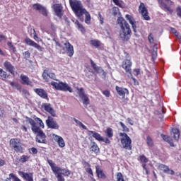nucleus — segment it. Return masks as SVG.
Listing matches in <instances>:
<instances>
[{
    "instance_id": "6ab92c4d",
    "label": "nucleus",
    "mask_w": 181,
    "mask_h": 181,
    "mask_svg": "<svg viewBox=\"0 0 181 181\" xmlns=\"http://www.w3.org/2000/svg\"><path fill=\"white\" fill-rule=\"evenodd\" d=\"M95 173L98 179H103V180L107 179V175H105L100 165H95Z\"/></svg>"
},
{
    "instance_id": "6e6552de",
    "label": "nucleus",
    "mask_w": 181,
    "mask_h": 181,
    "mask_svg": "<svg viewBox=\"0 0 181 181\" xmlns=\"http://www.w3.org/2000/svg\"><path fill=\"white\" fill-rule=\"evenodd\" d=\"M158 2V5L161 9H164V11H168L170 13H173V10L172 9V6L175 4V3L172 0H157Z\"/></svg>"
},
{
    "instance_id": "5701e85b",
    "label": "nucleus",
    "mask_w": 181,
    "mask_h": 181,
    "mask_svg": "<svg viewBox=\"0 0 181 181\" xmlns=\"http://www.w3.org/2000/svg\"><path fill=\"white\" fill-rule=\"evenodd\" d=\"M18 175L23 177L24 180L26 181H33V173H25L23 171H19Z\"/></svg>"
},
{
    "instance_id": "5fc2aeb1",
    "label": "nucleus",
    "mask_w": 181,
    "mask_h": 181,
    "mask_svg": "<svg viewBox=\"0 0 181 181\" xmlns=\"http://www.w3.org/2000/svg\"><path fill=\"white\" fill-rule=\"evenodd\" d=\"M176 12H177V16H179V18H181V7L180 6H178L176 8Z\"/></svg>"
},
{
    "instance_id": "0eeeda50",
    "label": "nucleus",
    "mask_w": 181,
    "mask_h": 181,
    "mask_svg": "<svg viewBox=\"0 0 181 181\" xmlns=\"http://www.w3.org/2000/svg\"><path fill=\"white\" fill-rule=\"evenodd\" d=\"M51 86H53V87L55 88V90H58L59 91H65L67 92L69 91V93H73V88L71 87H70V86H69V84H67V83H64V82H55V81H52L50 83Z\"/></svg>"
},
{
    "instance_id": "9d476101",
    "label": "nucleus",
    "mask_w": 181,
    "mask_h": 181,
    "mask_svg": "<svg viewBox=\"0 0 181 181\" xmlns=\"http://www.w3.org/2000/svg\"><path fill=\"white\" fill-rule=\"evenodd\" d=\"M88 135H92L93 138H95V139L99 142H105L107 145H110V144H111V141L109 140L108 138H103L101 134L95 131H88Z\"/></svg>"
},
{
    "instance_id": "79ce46f5",
    "label": "nucleus",
    "mask_w": 181,
    "mask_h": 181,
    "mask_svg": "<svg viewBox=\"0 0 181 181\" xmlns=\"http://www.w3.org/2000/svg\"><path fill=\"white\" fill-rule=\"evenodd\" d=\"M10 86H11V87H15L16 88H17V90H21V87L19 85V83L18 82H10L9 83Z\"/></svg>"
},
{
    "instance_id": "a18cd8bd",
    "label": "nucleus",
    "mask_w": 181,
    "mask_h": 181,
    "mask_svg": "<svg viewBox=\"0 0 181 181\" xmlns=\"http://www.w3.org/2000/svg\"><path fill=\"white\" fill-rule=\"evenodd\" d=\"M127 77H128V78L132 79L134 86H138V85L139 84V83L138 82V81L136 80V78H135L134 77V75H132V76H127Z\"/></svg>"
},
{
    "instance_id": "2f4dec72",
    "label": "nucleus",
    "mask_w": 181,
    "mask_h": 181,
    "mask_svg": "<svg viewBox=\"0 0 181 181\" xmlns=\"http://www.w3.org/2000/svg\"><path fill=\"white\" fill-rule=\"evenodd\" d=\"M75 25H76L78 30L81 32V33H83V34L86 33V28H84V25H83V24L80 23V21H78V20H76L75 21Z\"/></svg>"
},
{
    "instance_id": "4c0bfd02",
    "label": "nucleus",
    "mask_w": 181,
    "mask_h": 181,
    "mask_svg": "<svg viewBox=\"0 0 181 181\" xmlns=\"http://www.w3.org/2000/svg\"><path fill=\"white\" fill-rule=\"evenodd\" d=\"M74 122H76V124H77V125L81 127V128H83V129H87V127L86 125H84V124H83V122H81L78 119L74 118Z\"/></svg>"
},
{
    "instance_id": "a878e982",
    "label": "nucleus",
    "mask_w": 181,
    "mask_h": 181,
    "mask_svg": "<svg viewBox=\"0 0 181 181\" xmlns=\"http://www.w3.org/2000/svg\"><path fill=\"white\" fill-rule=\"evenodd\" d=\"M125 18L127 21H129L130 25L132 26L133 32L134 33H136V22L135 21V19H134V17L129 14H126Z\"/></svg>"
},
{
    "instance_id": "69168bd1",
    "label": "nucleus",
    "mask_w": 181,
    "mask_h": 181,
    "mask_svg": "<svg viewBox=\"0 0 181 181\" xmlns=\"http://www.w3.org/2000/svg\"><path fill=\"white\" fill-rule=\"evenodd\" d=\"M5 160L0 159V167H2L5 165Z\"/></svg>"
},
{
    "instance_id": "393cba45",
    "label": "nucleus",
    "mask_w": 181,
    "mask_h": 181,
    "mask_svg": "<svg viewBox=\"0 0 181 181\" xmlns=\"http://www.w3.org/2000/svg\"><path fill=\"white\" fill-rule=\"evenodd\" d=\"M42 107L47 112H49L52 117H56V111H54V109L52 107V105L50 103H44L42 105Z\"/></svg>"
},
{
    "instance_id": "603ef678",
    "label": "nucleus",
    "mask_w": 181,
    "mask_h": 181,
    "mask_svg": "<svg viewBox=\"0 0 181 181\" xmlns=\"http://www.w3.org/2000/svg\"><path fill=\"white\" fill-rule=\"evenodd\" d=\"M42 78L44 80L49 81V74L46 71H44L42 74Z\"/></svg>"
},
{
    "instance_id": "bb28decb",
    "label": "nucleus",
    "mask_w": 181,
    "mask_h": 181,
    "mask_svg": "<svg viewBox=\"0 0 181 181\" xmlns=\"http://www.w3.org/2000/svg\"><path fill=\"white\" fill-rule=\"evenodd\" d=\"M64 46L68 56L69 57H73V54H74V48L73 47V45H71L70 42H66L64 43Z\"/></svg>"
},
{
    "instance_id": "8fccbe9b",
    "label": "nucleus",
    "mask_w": 181,
    "mask_h": 181,
    "mask_svg": "<svg viewBox=\"0 0 181 181\" xmlns=\"http://www.w3.org/2000/svg\"><path fill=\"white\" fill-rule=\"evenodd\" d=\"M119 11V8H118V7L112 8V13H113L114 16H117L118 15Z\"/></svg>"
},
{
    "instance_id": "774afa93",
    "label": "nucleus",
    "mask_w": 181,
    "mask_h": 181,
    "mask_svg": "<svg viewBox=\"0 0 181 181\" xmlns=\"http://www.w3.org/2000/svg\"><path fill=\"white\" fill-rule=\"evenodd\" d=\"M124 55H125L126 59H129L130 55L128 54V52H124Z\"/></svg>"
},
{
    "instance_id": "c03bdc74",
    "label": "nucleus",
    "mask_w": 181,
    "mask_h": 181,
    "mask_svg": "<svg viewBox=\"0 0 181 181\" xmlns=\"http://www.w3.org/2000/svg\"><path fill=\"white\" fill-rule=\"evenodd\" d=\"M9 177H10V179H13V181H21V179H19L18 177L14 175L13 173H10L9 174Z\"/></svg>"
},
{
    "instance_id": "09e8293b",
    "label": "nucleus",
    "mask_w": 181,
    "mask_h": 181,
    "mask_svg": "<svg viewBox=\"0 0 181 181\" xmlns=\"http://www.w3.org/2000/svg\"><path fill=\"white\" fill-rule=\"evenodd\" d=\"M6 112H5V109H4V107H0V117L1 118H4V117H5L6 115Z\"/></svg>"
},
{
    "instance_id": "cd10ccee",
    "label": "nucleus",
    "mask_w": 181,
    "mask_h": 181,
    "mask_svg": "<svg viewBox=\"0 0 181 181\" xmlns=\"http://www.w3.org/2000/svg\"><path fill=\"white\" fill-rule=\"evenodd\" d=\"M25 43L28 46H33V47H35V49H37V50H42V47L37 45V43L32 40L30 38H25Z\"/></svg>"
},
{
    "instance_id": "72a5a7b5",
    "label": "nucleus",
    "mask_w": 181,
    "mask_h": 181,
    "mask_svg": "<svg viewBox=\"0 0 181 181\" xmlns=\"http://www.w3.org/2000/svg\"><path fill=\"white\" fill-rule=\"evenodd\" d=\"M173 138L175 141H179V138H180V131L178 129H173Z\"/></svg>"
},
{
    "instance_id": "c756f323",
    "label": "nucleus",
    "mask_w": 181,
    "mask_h": 181,
    "mask_svg": "<svg viewBox=\"0 0 181 181\" xmlns=\"http://www.w3.org/2000/svg\"><path fill=\"white\" fill-rule=\"evenodd\" d=\"M90 152L92 153H95V155H98L100 153V147H98V144L95 141L92 142V144L89 148Z\"/></svg>"
},
{
    "instance_id": "f03ea898",
    "label": "nucleus",
    "mask_w": 181,
    "mask_h": 181,
    "mask_svg": "<svg viewBox=\"0 0 181 181\" xmlns=\"http://www.w3.org/2000/svg\"><path fill=\"white\" fill-rule=\"evenodd\" d=\"M69 2L76 18H78L81 22L85 21L86 25H90L91 23V16L84 8L81 1L78 0H69Z\"/></svg>"
},
{
    "instance_id": "1a4fd4ad",
    "label": "nucleus",
    "mask_w": 181,
    "mask_h": 181,
    "mask_svg": "<svg viewBox=\"0 0 181 181\" xmlns=\"http://www.w3.org/2000/svg\"><path fill=\"white\" fill-rule=\"evenodd\" d=\"M121 67L124 70L127 77H132V61L131 59L123 60Z\"/></svg>"
},
{
    "instance_id": "a19ab883",
    "label": "nucleus",
    "mask_w": 181,
    "mask_h": 181,
    "mask_svg": "<svg viewBox=\"0 0 181 181\" xmlns=\"http://www.w3.org/2000/svg\"><path fill=\"white\" fill-rule=\"evenodd\" d=\"M119 125L121 126L124 132H129V128H128V127H127L122 122H119Z\"/></svg>"
},
{
    "instance_id": "a211bd4d",
    "label": "nucleus",
    "mask_w": 181,
    "mask_h": 181,
    "mask_svg": "<svg viewBox=\"0 0 181 181\" xmlns=\"http://www.w3.org/2000/svg\"><path fill=\"white\" fill-rule=\"evenodd\" d=\"M46 124L48 128H51L52 129H59V124H57V122L54 121V119L50 116H48V119L46 120Z\"/></svg>"
},
{
    "instance_id": "9b49d317",
    "label": "nucleus",
    "mask_w": 181,
    "mask_h": 181,
    "mask_svg": "<svg viewBox=\"0 0 181 181\" xmlns=\"http://www.w3.org/2000/svg\"><path fill=\"white\" fill-rule=\"evenodd\" d=\"M56 16L59 19L63 18V15H64V11H63V5L61 4H54L52 6Z\"/></svg>"
},
{
    "instance_id": "ea45409f",
    "label": "nucleus",
    "mask_w": 181,
    "mask_h": 181,
    "mask_svg": "<svg viewBox=\"0 0 181 181\" xmlns=\"http://www.w3.org/2000/svg\"><path fill=\"white\" fill-rule=\"evenodd\" d=\"M28 152L30 153V155H37L38 151L37 148L32 147L28 149Z\"/></svg>"
},
{
    "instance_id": "338daca9",
    "label": "nucleus",
    "mask_w": 181,
    "mask_h": 181,
    "mask_svg": "<svg viewBox=\"0 0 181 181\" xmlns=\"http://www.w3.org/2000/svg\"><path fill=\"white\" fill-rule=\"evenodd\" d=\"M54 42L56 46H57L58 47H62V44H60L59 42L57 41L56 40H54Z\"/></svg>"
},
{
    "instance_id": "864d4df0",
    "label": "nucleus",
    "mask_w": 181,
    "mask_h": 181,
    "mask_svg": "<svg viewBox=\"0 0 181 181\" xmlns=\"http://www.w3.org/2000/svg\"><path fill=\"white\" fill-rule=\"evenodd\" d=\"M142 168H143L144 170H145L146 175H149V168H148L146 167V164L143 163L142 164Z\"/></svg>"
},
{
    "instance_id": "de8ad7c7",
    "label": "nucleus",
    "mask_w": 181,
    "mask_h": 181,
    "mask_svg": "<svg viewBox=\"0 0 181 181\" xmlns=\"http://www.w3.org/2000/svg\"><path fill=\"white\" fill-rule=\"evenodd\" d=\"M7 46H8V47L10 49H11V50H13V52H16V47H15V46H13V45H12V42H8Z\"/></svg>"
},
{
    "instance_id": "c9c22d12",
    "label": "nucleus",
    "mask_w": 181,
    "mask_h": 181,
    "mask_svg": "<svg viewBox=\"0 0 181 181\" xmlns=\"http://www.w3.org/2000/svg\"><path fill=\"white\" fill-rule=\"evenodd\" d=\"M90 44L94 47L98 48L101 46V42L98 40H91Z\"/></svg>"
},
{
    "instance_id": "20e7f679",
    "label": "nucleus",
    "mask_w": 181,
    "mask_h": 181,
    "mask_svg": "<svg viewBox=\"0 0 181 181\" xmlns=\"http://www.w3.org/2000/svg\"><path fill=\"white\" fill-rule=\"evenodd\" d=\"M47 163L49 165L52 172H54L57 181H66L64 176L69 177L71 175V171L67 169H62L59 166H56V163L52 160L47 158ZM64 175V176H63Z\"/></svg>"
},
{
    "instance_id": "052dcab7",
    "label": "nucleus",
    "mask_w": 181,
    "mask_h": 181,
    "mask_svg": "<svg viewBox=\"0 0 181 181\" xmlns=\"http://www.w3.org/2000/svg\"><path fill=\"white\" fill-rule=\"evenodd\" d=\"M48 78L54 80V78H56V75L54 73H49Z\"/></svg>"
},
{
    "instance_id": "6e6d98bb",
    "label": "nucleus",
    "mask_w": 181,
    "mask_h": 181,
    "mask_svg": "<svg viewBox=\"0 0 181 181\" xmlns=\"http://www.w3.org/2000/svg\"><path fill=\"white\" fill-rule=\"evenodd\" d=\"M112 2L115 3V4L117 5V6H119V8H122V4L119 3V0H112Z\"/></svg>"
},
{
    "instance_id": "bf43d9fd",
    "label": "nucleus",
    "mask_w": 181,
    "mask_h": 181,
    "mask_svg": "<svg viewBox=\"0 0 181 181\" xmlns=\"http://www.w3.org/2000/svg\"><path fill=\"white\" fill-rule=\"evenodd\" d=\"M51 29L52 31L56 32L57 30V27L56 25H54V23H51Z\"/></svg>"
},
{
    "instance_id": "aec40b11",
    "label": "nucleus",
    "mask_w": 181,
    "mask_h": 181,
    "mask_svg": "<svg viewBox=\"0 0 181 181\" xmlns=\"http://www.w3.org/2000/svg\"><path fill=\"white\" fill-rule=\"evenodd\" d=\"M52 138L54 141H55V142H57L59 148H64V146H66V142H64V139H63V137L54 134L52 135Z\"/></svg>"
},
{
    "instance_id": "4468645a",
    "label": "nucleus",
    "mask_w": 181,
    "mask_h": 181,
    "mask_svg": "<svg viewBox=\"0 0 181 181\" xmlns=\"http://www.w3.org/2000/svg\"><path fill=\"white\" fill-rule=\"evenodd\" d=\"M77 90H78V94L80 98L83 100V104L84 105H88V104H90V98H88V96H87V95L86 94V92L84 91V88H78Z\"/></svg>"
},
{
    "instance_id": "473e14b6",
    "label": "nucleus",
    "mask_w": 181,
    "mask_h": 181,
    "mask_svg": "<svg viewBox=\"0 0 181 181\" xmlns=\"http://www.w3.org/2000/svg\"><path fill=\"white\" fill-rule=\"evenodd\" d=\"M8 77H9V75H8L6 71L0 68V79L3 80V81H6Z\"/></svg>"
},
{
    "instance_id": "412c9836",
    "label": "nucleus",
    "mask_w": 181,
    "mask_h": 181,
    "mask_svg": "<svg viewBox=\"0 0 181 181\" xmlns=\"http://www.w3.org/2000/svg\"><path fill=\"white\" fill-rule=\"evenodd\" d=\"M82 164L83 165H85L84 169H85L86 173H88V175H89L90 177H92V178L94 177V173H93V169L91 168V165L88 162H87L84 160H83Z\"/></svg>"
},
{
    "instance_id": "f8f14e48",
    "label": "nucleus",
    "mask_w": 181,
    "mask_h": 181,
    "mask_svg": "<svg viewBox=\"0 0 181 181\" xmlns=\"http://www.w3.org/2000/svg\"><path fill=\"white\" fill-rule=\"evenodd\" d=\"M139 12L143 16L144 21H151V17L149 16V12H148V8L145 6V4L140 3L139 6Z\"/></svg>"
},
{
    "instance_id": "f3484780",
    "label": "nucleus",
    "mask_w": 181,
    "mask_h": 181,
    "mask_svg": "<svg viewBox=\"0 0 181 181\" xmlns=\"http://www.w3.org/2000/svg\"><path fill=\"white\" fill-rule=\"evenodd\" d=\"M35 93L37 95H39L40 98L43 100H47L49 101V95L47 94V91H46L43 88H35L34 89Z\"/></svg>"
},
{
    "instance_id": "f704fd0d",
    "label": "nucleus",
    "mask_w": 181,
    "mask_h": 181,
    "mask_svg": "<svg viewBox=\"0 0 181 181\" xmlns=\"http://www.w3.org/2000/svg\"><path fill=\"white\" fill-rule=\"evenodd\" d=\"M137 160H139V162H141V163H148V162H149V160L148 159V158H146V156H145V155L142 154L141 156H139V158H137Z\"/></svg>"
},
{
    "instance_id": "49530a36",
    "label": "nucleus",
    "mask_w": 181,
    "mask_h": 181,
    "mask_svg": "<svg viewBox=\"0 0 181 181\" xmlns=\"http://www.w3.org/2000/svg\"><path fill=\"white\" fill-rule=\"evenodd\" d=\"M161 138L163 139V141H165V142L170 141V137H169L168 135L161 134Z\"/></svg>"
},
{
    "instance_id": "39448f33",
    "label": "nucleus",
    "mask_w": 181,
    "mask_h": 181,
    "mask_svg": "<svg viewBox=\"0 0 181 181\" xmlns=\"http://www.w3.org/2000/svg\"><path fill=\"white\" fill-rule=\"evenodd\" d=\"M119 135L121 136L120 142L122 148L127 151H132V140L131 139V137H129L125 132H120Z\"/></svg>"
},
{
    "instance_id": "e2e57ef3",
    "label": "nucleus",
    "mask_w": 181,
    "mask_h": 181,
    "mask_svg": "<svg viewBox=\"0 0 181 181\" xmlns=\"http://www.w3.org/2000/svg\"><path fill=\"white\" fill-rule=\"evenodd\" d=\"M127 121H128L129 124L134 125V120L133 119H132L131 118L128 117L127 118Z\"/></svg>"
},
{
    "instance_id": "f257e3e1",
    "label": "nucleus",
    "mask_w": 181,
    "mask_h": 181,
    "mask_svg": "<svg viewBox=\"0 0 181 181\" xmlns=\"http://www.w3.org/2000/svg\"><path fill=\"white\" fill-rule=\"evenodd\" d=\"M35 119L36 122L28 116L25 117L26 122L31 125L32 132L33 134H37L35 141L37 142V144H47V140L46 139V134H45L43 130H42V128H45V124L43 123V121H42L39 117H36Z\"/></svg>"
},
{
    "instance_id": "13d9d810",
    "label": "nucleus",
    "mask_w": 181,
    "mask_h": 181,
    "mask_svg": "<svg viewBox=\"0 0 181 181\" xmlns=\"http://www.w3.org/2000/svg\"><path fill=\"white\" fill-rule=\"evenodd\" d=\"M98 16L100 18V19H99L100 23V25H103L104 23V18H103V16H101V13H98Z\"/></svg>"
},
{
    "instance_id": "ddd939ff",
    "label": "nucleus",
    "mask_w": 181,
    "mask_h": 181,
    "mask_svg": "<svg viewBox=\"0 0 181 181\" xmlns=\"http://www.w3.org/2000/svg\"><path fill=\"white\" fill-rule=\"evenodd\" d=\"M90 62L94 71L92 70L91 68L86 67L89 73H92L93 74H100L101 73H104V69H103L101 66H97V64H95V62H94V61H93V59H90Z\"/></svg>"
},
{
    "instance_id": "4be33fe9",
    "label": "nucleus",
    "mask_w": 181,
    "mask_h": 181,
    "mask_svg": "<svg viewBox=\"0 0 181 181\" xmlns=\"http://www.w3.org/2000/svg\"><path fill=\"white\" fill-rule=\"evenodd\" d=\"M4 66L6 70V71H8L12 76H15V66L12 65V63L8 61H6L4 63Z\"/></svg>"
},
{
    "instance_id": "4d7b16f0",
    "label": "nucleus",
    "mask_w": 181,
    "mask_h": 181,
    "mask_svg": "<svg viewBox=\"0 0 181 181\" xmlns=\"http://www.w3.org/2000/svg\"><path fill=\"white\" fill-rule=\"evenodd\" d=\"M103 94L104 95H105V97H110V90H103Z\"/></svg>"
},
{
    "instance_id": "c85d7f7f",
    "label": "nucleus",
    "mask_w": 181,
    "mask_h": 181,
    "mask_svg": "<svg viewBox=\"0 0 181 181\" xmlns=\"http://www.w3.org/2000/svg\"><path fill=\"white\" fill-rule=\"evenodd\" d=\"M158 168L160 169V170H163L164 173H170V175H175V171L173 170H171L169 168V166L165 165V164H160L158 165Z\"/></svg>"
},
{
    "instance_id": "2eb2a0df",
    "label": "nucleus",
    "mask_w": 181,
    "mask_h": 181,
    "mask_svg": "<svg viewBox=\"0 0 181 181\" xmlns=\"http://www.w3.org/2000/svg\"><path fill=\"white\" fill-rule=\"evenodd\" d=\"M33 9H34V11H38V12H40V13H42L43 16H48L49 15V12H47V9H46V7L42 6V4H34L33 5Z\"/></svg>"
},
{
    "instance_id": "7ed1b4c3",
    "label": "nucleus",
    "mask_w": 181,
    "mask_h": 181,
    "mask_svg": "<svg viewBox=\"0 0 181 181\" xmlns=\"http://www.w3.org/2000/svg\"><path fill=\"white\" fill-rule=\"evenodd\" d=\"M117 24L119 25L120 28L119 32L120 39H122L123 42H128V40L131 39V35H132L131 26L128 22L125 21V18L122 17L117 18Z\"/></svg>"
},
{
    "instance_id": "680f3d73",
    "label": "nucleus",
    "mask_w": 181,
    "mask_h": 181,
    "mask_svg": "<svg viewBox=\"0 0 181 181\" xmlns=\"http://www.w3.org/2000/svg\"><path fill=\"white\" fill-rule=\"evenodd\" d=\"M21 129L23 132H28V127H26V126L22 125Z\"/></svg>"
},
{
    "instance_id": "58836bf2",
    "label": "nucleus",
    "mask_w": 181,
    "mask_h": 181,
    "mask_svg": "<svg viewBox=\"0 0 181 181\" xmlns=\"http://www.w3.org/2000/svg\"><path fill=\"white\" fill-rule=\"evenodd\" d=\"M146 144L148 146H153V140L151 136H147L146 137Z\"/></svg>"
},
{
    "instance_id": "e433bc0d",
    "label": "nucleus",
    "mask_w": 181,
    "mask_h": 181,
    "mask_svg": "<svg viewBox=\"0 0 181 181\" xmlns=\"http://www.w3.org/2000/svg\"><path fill=\"white\" fill-rule=\"evenodd\" d=\"M105 134L107 138H112L114 136V132L111 129V127L107 128V129L105 132Z\"/></svg>"
},
{
    "instance_id": "dca6fc26",
    "label": "nucleus",
    "mask_w": 181,
    "mask_h": 181,
    "mask_svg": "<svg viewBox=\"0 0 181 181\" xmlns=\"http://www.w3.org/2000/svg\"><path fill=\"white\" fill-rule=\"evenodd\" d=\"M115 90L118 95H119V97H122V98H125L126 95H129V90L127 88H122L116 86Z\"/></svg>"
},
{
    "instance_id": "37998d69",
    "label": "nucleus",
    "mask_w": 181,
    "mask_h": 181,
    "mask_svg": "<svg viewBox=\"0 0 181 181\" xmlns=\"http://www.w3.org/2000/svg\"><path fill=\"white\" fill-rule=\"evenodd\" d=\"M148 40L149 42V43H151V45H153V42H155V40L153 38V34H152V33H151L148 36Z\"/></svg>"
},
{
    "instance_id": "b1692460",
    "label": "nucleus",
    "mask_w": 181,
    "mask_h": 181,
    "mask_svg": "<svg viewBox=\"0 0 181 181\" xmlns=\"http://www.w3.org/2000/svg\"><path fill=\"white\" fill-rule=\"evenodd\" d=\"M20 78L21 80V84H23L24 86H30V87H33V83L32 82V81H30L28 76L21 74Z\"/></svg>"
},
{
    "instance_id": "7c9ffc66",
    "label": "nucleus",
    "mask_w": 181,
    "mask_h": 181,
    "mask_svg": "<svg viewBox=\"0 0 181 181\" xmlns=\"http://www.w3.org/2000/svg\"><path fill=\"white\" fill-rule=\"evenodd\" d=\"M30 159V156L23 155L20 158L16 159V165H19V163H25Z\"/></svg>"
},
{
    "instance_id": "423d86ee",
    "label": "nucleus",
    "mask_w": 181,
    "mask_h": 181,
    "mask_svg": "<svg viewBox=\"0 0 181 181\" xmlns=\"http://www.w3.org/2000/svg\"><path fill=\"white\" fill-rule=\"evenodd\" d=\"M10 147L17 153H23V147L21 139L13 138L9 141Z\"/></svg>"
},
{
    "instance_id": "0e129e2a",
    "label": "nucleus",
    "mask_w": 181,
    "mask_h": 181,
    "mask_svg": "<svg viewBox=\"0 0 181 181\" xmlns=\"http://www.w3.org/2000/svg\"><path fill=\"white\" fill-rule=\"evenodd\" d=\"M151 56H152L153 60H156V57H157V56H158L157 54H156V52L152 53Z\"/></svg>"
},
{
    "instance_id": "3c124183",
    "label": "nucleus",
    "mask_w": 181,
    "mask_h": 181,
    "mask_svg": "<svg viewBox=\"0 0 181 181\" xmlns=\"http://www.w3.org/2000/svg\"><path fill=\"white\" fill-rule=\"evenodd\" d=\"M23 57H24V59H25V60H28V59L30 57V52L29 51H25L23 53Z\"/></svg>"
}]
</instances>
